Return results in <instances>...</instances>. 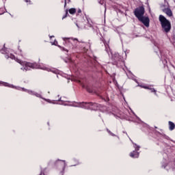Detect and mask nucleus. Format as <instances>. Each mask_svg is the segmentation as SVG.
Segmentation results:
<instances>
[{
	"mask_svg": "<svg viewBox=\"0 0 175 175\" xmlns=\"http://www.w3.org/2000/svg\"><path fill=\"white\" fill-rule=\"evenodd\" d=\"M14 59L16 62L23 66V67L21 68V70L25 72H27V70H31V69H42L43 70H47L48 72L50 70L47 67L39 66L36 63L24 62L18 58H14Z\"/></svg>",
	"mask_w": 175,
	"mask_h": 175,
	"instance_id": "f257e3e1",
	"label": "nucleus"
},
{
	"mask_svg": "<svg viewBox=\"0 0 175 175\" xmlns=\"http://www.w3.org/2000/svg\"><path fill=\"white\" fill-rule=\"evenodd\" d=\"M87 90L88 92H90L91 94H92V92H94V91L92 90H90V88H87Z\"/></svg>",
	"mask_w": 175,
	"mask_h": 175,
	"instance_id": "a211bd4d",
	"label": "nucleus"
},
{
	"mask_svg": "<svg viewBox=\"0 0 175 175\" xmlns=\"http://www.w3.org/2000/svg\"><path fill=\"white\" fill-rule=\"evenodd\" d=\"M0 85H4V87H9L10 88H17L13 85H10L8 83L0 81Z\"/></svg>",
	"mask_w": 175,
	"mask_h": 175,
	"instance_id": "9d476101",
	"label": "nucleus"
},
{
	"mask_svg": "<svg viewBox=\"0 0 175 175\" xmlns=\"http://www.w3.org/2000/svg\"><path fill=\"white\" fill-rule=\"evenodd\" d=\"M70 14H75L76 13V10L75 8H70L69 10Z\"/></svg>",
	"mask_w": 175,
	"mask_h": 175,
	"instance_id": "4468645a",
	"label": "nucleus"
},
{
	"mask_svg": "<svg viewBox=\"0 0 175 175\" xmlns=\"http://www.w3.org/2000/svg\"><path fill=\"white\" fill-rule=\"evenodd\" d=\"M25 2H27V3L29 2V3L31 4V0H25Z\"/></svg>",
	"mask_w": 175,
	"mask_h": 175,
	"instance_id": "aec40b11",
	"label": "nucleus"
},
{
	"mask_svg": "<svg viewBox=\"0 0 175 175\" xmlns=\"http://www.w3.org/2000/svg\"><path fill=\"white\" fill-rule=\"evenodd\" d=\"M21 90L22 91H25V92L30 94V95H35V96H37V98H42V95H40V94L32 92V90H28L24 88H21Z\"/></svg>",
	"mask_w": 175,
	"mask_h": 175,
	"instance_id": "6e6552de",
	"label": "nucleus"
},
{
	"mask_svg": "<svg viewBox=\"0 0 175 175\" xmlns=\"http://www.w3.org/2000/svg\"><path fill=\"white\" fill-rule=\"evenodd\" d=\"M59 100H61V98Z\"/></svg>",
	"mask_w": 175,
	"mask_h": 175,
	"instance_id": "2f4dec72",
	"label": "nucleus"
},
{
	"mask_svg": "<svg viewBox=\"0 0 175 175\" xmlns=\"http://www.w3.org/2000/svg\"><path fill=\"white\" fill-rule=\"evenodd\" d=\"M141 87L142 88H145V90H150L151 92H154L155 94H157V90H155V89L154 88H150V86L141 85Z\"/></svg>",
	"mask_w": 175,
	"mask_h": 175,
	"instance_id": "9b49d317",
	"label": "nucleus"
},
{
	"mask_svg": "<svg viewBox=\"0 0 175 175\" xmlns=\"http://www.w3.org/2000/svg\"><path fill=\"white\" fill-rule=\"evenodd\" d=\"M163 12L167 14V16H169V17H172L173 16V12H172V10L170 8H165L163 10Z\"/></svg>",
	"mask_w": 175,
	"mask_h": 175,
	"instance_id": "1a4fd4ad",
	"label": "nucleus"
},
{
	"mask_svg": "<svg viewBox=\"0 0 175 175\" xmlns=\"http://www.w3.org/2000/svg\"><path fill=\"white\" fill-rule=\"evenodd\" d=\"M54 73H57V71L53 72Z\"/></svg>",
	"mask_w": 175,
	"mask_h": 175,
	"instance_id": "a878e982",
	"label": "nucleus"
},
{
	"mask_svg": "<svg viewBox=\"0 0 175 175\" xmlns=\"http://www.w3.org/2000/svg\"><path fill=\"white\" fill-rule=\"evenodd\" d=\"M12 58H14V56H12Z\"/></svg>",
	"mask_w": 175,
	"mask_h": 175,
	"instance_id": "cd10ccee",
	"label": "nucleus"
},
{
	"mask_svg": "<svg viewBox=\"0 0 175 175\" xmlns=\"http://www.w3.org/2000/svg\"><path fill=\"white\" fill-rule=\"evenodd\" d=\"M138 20L141 21V23H143L145 27H147V28L150 27V18H148V17L142 16Z\"/></svg>",
	"mask_w": 175,
	"mask_h": 175,
	"instance_id": "423d86ee",
	"label": "nucleus"
},
{
	"mask_svg": "<svg viewBox=\"0 0 175 175\" xmlns=\"http://www.w3.org/2000/svg\"><path fill=\"white\" fill-rule=\"evenodd\" d=\"M134 14L138 20L139 18H142V17H144V8L143 7H139L138 8H136L134 11Z\"/></svg>",
	"mask_w": 175,
	"mask_h": 175,
	"instance_id": "20e7f679",
	"label": "nucleus"
},
{
	"mask_svg": "<svg viewBox=\"0 0 175 175\" xmlns=\"http://www.w3.org/2000/svg\"><path fill=\"white\" fill-rule=\"evenodd\" d=\"M53 44H57L55 43V42H54L53 43Z\"/></svg>",
	"mask_w": 175,
	"mask_h": 175,
	"instance_id": "5701e85b",
	"label": "nucleus"
},
{
	"mask_svg": "<svg viewBox=\"0 0 175 175\" xmlns=\"http://www.w3.org/2000/svg\"><path fill=\"white\" fill-rule=\"evenodd\" d=\"M112 59L115 61L113 65H118V62L121 61V56L118 53H115L112 56Z\"/></svg>",
	"mask_w": 175,
	"mask_h": 175,
	"instance_id": "0eeeda50",
	"label": "nucleus"
},
{
	"mask_svg": "<svg viewBox=\"0 0 175 175\" xmlns=\"http://www.w3.org/2000/svg\"><path fill=\"white\" fill-rule=\"evenodd\" d=\"M107 51V49L106 50ZM109 53V51H107Z\"/></svg>",
	"mask_w": 175,
	"mask_h": 175,
	"instance_id": "c756f323",
	"label": "nucleus"
},
{
	"mask_svg": "<svg viewBox=\"0 0 175 175\" xmlns=\"http://www.w3.org/2000/svg\"><path fill=\"white\" fill-rule=\"evenodd\" d=\"M105 8H106V4H105Z\"/></svg>",
	"mask_w": 175,
	"mask_h": 175,
	"instance_id": "bb28decb",
	"label": "nucleus"
},
{
	"mask_svg": "<svg viewBox=\"0 0 175 175\" xmlns=\"http://www.w3.org/2000/svg\"><path fill=\"white\" fill-rule=\"evenodd\" d=\"M66 6V0H65L64 7Z\"/></svg>",
	"mask_w": 175,
	"mask_h": 175,
	"instance_id": "412c9836",
	"label": "nucleus"
},
{
	"mask_svg": "<svg viewBox=\"0 0 175 175\" xmlns=\"http://www.w3.org/2000/svg\"><path fill=\"white\" fill-rule=\"evenodd\" d=\"M133 147L135 148V150L130 153V157L131 158H139V150H140V146L136 144H133Z\"/></svg>",
	"mask_w": 175,
	"mask_h": 175,
	"instance_id": "39448f33",
	"label": "nucleus"
},
{
	"mask_svg": "<svg viewBox=\"0 0 175 175\" xmlns=\"http://www.w3.org/2000/svg\"><path fill=\"white\" fill-rule=\"evenodd\" d=\"M63 50L66 51L65 49H63Z\"/></svg>",
	"mask_w": 175,
	"mask_h": 175,
	"instance_id": "c85d7f7f",
	"label": "nucleus"
},
{
	"mask_svg": "<svg viewBox=\"0 0 175 175\" xmlns=\"http://www.w3.org/2000/svg\"><path fill=\"white\" fill-rule=\"evenodd\" d=\"M79 107H83V109H90V110H98L99 105L97 103H82L79 104Z\"/></svg>",
	"mask_w": 175,
	"mask_h": 175,
	"instance_id": "7ed1b4c3",
	"label": "nucleus"
},
{
	"mask_svg": "<svg viewBox=\"0 0 175 175\" xmlns=\"http://www.w3.org/2000/svg\"><path fill=\"white\" fill-rule=\"evenodd\" d=\"M98 3H100V5H103L105 3V1L104 0H98Z\"/></svg>",
	"mask_w": 175,
	"mask_h": 175,
	"instance_id": "f3484780",
	"label": "nucleus"
},
{
	"mask_svg": "<svg viewBox=\"0 0 175 175\" xmlns=\"http://www.w3.org/2000/svg\"><path fill=\"white\" fill-rule=\"evenodd\" d=\"M159 20L164 32L166 33H167V32H170V29H172V25L170 24V22L163 15L159 16Z\"/></svg>",
	"mask_w": 175,
	"mask_h": 175,
	"instance_id": "f03ea898",
	"label": "nucleus"
},
{
	"mask_svg": "<svg viewBox=\"0 0 175 175\" xmlns=\"http://www.w3.org/2000/svg\"><path fill=\"white\" fill-rule=\"evenodd\" d=\"M62 167H63V170H64L65 167L66 166V163H65V161H62Z\"/></svg>",
	"mask_w": 175,
	"mask_h": 175,
	"instance_id": "2eb2a0df",
	"label": "nucleus"
},
{
	"mask_svg": "<svg viewBox=\"0 0 175 175\" xmlns=\"http://www.w3.org/2000/svg\"><path fill=\"white\" fill-rule=\"evenodd\" d=\"M108 133H109V135H111V136H116V135H114V133H111V131H110L109 129H107Z\"/></svg>",
	"mask_w": 175,
	"mask_h": 175,
	"instance_id": "dca6fc26",
	"label": "nucleus"
},
{
	"mask_svg": "<svg viewBox=\"0 0 175 175\" xmlns=\"http://www.w3.org/2000/svg\"><path fill=\"white\" fill-rule=\"evenodd\" d=\"M169 126H170V131H173V129H174L175 124L172 122H169Z\"/></svg>",
	"mask_w": 175,
	"mask_h": 175,
	"instance_id": "ddd939ff",
	"label": "nucleus"
},
{
	"mask_svg": "<svg viewBox=\"0 0 175 175\" xmlns=\"http://www.w3.org/2000/svg\"><path fill=\"white\" fill-rule=\"evenodd\" d=\"M78 13H81V10H79Z\"/></svg>",
	"mask_w": 175,
	"mask_h": 175,
	"instance_id": "4be33fe9",
	"label": "nucleus"
},
{
	"mask_svg": "<svg viewBox=\"0 0 175 175\" xmlns=\"http://www.w3.org/2000/svg\"><path fill=\"white\" fill-rule=\"evenodd\" d=\"M59 100H61V98Z\"/></svg>",
	"mask_w": 175,
	"mask_h": 175,
	"instance_id": "7c9ffc66",
	"label": "nucleus"
},
{
	"mask_svg": "<svg viewBox=\"0 0 175 175\" xmlns=\"http://www.w3.org/2000/svg\"><path fill=\"white\" fill-rule=\"evenodd\" d=\"M67 16H68V12H66V15L62 17V20H64V18H66Z\"/></svg>",
	"mask_w": 175,
	"mask_h": 175,
	"instance_id": "6ab92c4d",
	"label": "nucleus"
},
{
	"mask_svg": "<svg viewBox=\"0 0 175 175\" xmlns=\"http://www.w3.org/2000/svg\"><path fill=\"white\" fill-rule=\"evenodd\" d=\"M76 25H77V27H78V28H79V25L76 24Z\"/></svg>",
	"mask_w": 175,
	"mask_h": 175,
	"instance_id": "b1692460",
	"label": "nucleus"
},
{
	"mask_svg": "<svg viewBox=\"0 0 175 175\" xmlns=\"http://www.w3.org/2000/svg\"><path fill=\"white\" fill-rule=\"evenodd\" d=\"M73 40V42L76 41V42H79V40H77V38H63V40L64 42H68V40Z\"/></svg>",
	"mask_w": 175,
	"mask_h": 175,
	"instance_id": "f8f14e48",
	"label": "nucleus"
},
{
	"mask_svg": "<svg viewBox=\"0 0 175 175\" xmlns=\"http://www.w3.org/2000/svg\"><path fill=\"white\" fill-rule=\"evenodd\" d=\"M50 38H51H51H54V36H51Z\"/></svg>",
	"mask_w": 175,
	"mask_h": 175,
	"instance_id": "393cba45",
	"label": "nucleus"
}]
</instances>
